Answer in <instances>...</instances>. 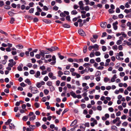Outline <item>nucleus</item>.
Returning a JSON list of instances; mask_svg holds the SVG:
<instances>
[{"label": "nucleus", "mask_w": 131, "mask_h": 131, "mask_svg": "<svg viewBox=\"0 0 131 131\" xmlns=\"http://www.w3.org/2000/svg\"><path fill=\"white\" fill-rule=\"evenodd\" d=\"M58 49V48L57 47H52L50 48H47L46 49L51 52H52Z\"/></svg>", "instance_id": "obj_1"}, {"label": "nucleus", "mask_w": 131, "mask_h": 131, "mask_svg": "<svg viewBox=\"0 0 131 131\" xmlns=\"http://www.w3.org/2000/svg\"><path fill=\"white\" fill-rule=\"evenodd\" d=\"M79 7L80 9L82 10H84V4L82 1H81L79 2Z\"/></svg>", "instance_id": "obj_2"}, {"label": "nucleus", "mask_w": 131, "mask_h": 131, "mask_svg": "<svg viewBox=\"0 0 131 131\" xmlns=\"http://www.w3.org/2000/svg\"><path fill=\"white\" fill-rule=\"evenodd\" d=\"M78 32L80 35L82 36H85V34L83 30L81 29H80L78 30Z\"/></svg>", "instance_id": "obj_3"}, {"label": "nucleus", "mask_w": 131, "mask_h": 131, "mask_svg": "<svg viewBox=\"0 0 131 131\" xmlns=\"http://www.w3.org/2000/svg\"><path fill=\"white\" fill-rule=\"evenodd\" d=\"M118 22L116 21L113 24V28L114 30H116L117 29L118 26L117 25L118 24Z\"/></svg>", "instance_id": "obj_4"}, {"label": "nucleus", "mask_w": 131, "mask_h": 131, "mask_svg": "<svg viewBox=\"0 0 131 131\" xmlns=\"http://www.w3.org/2000/svg\"><path fill=\"white\" fill-rule=\"evenodd\" d=\"M38 91L37 90V88H32L31 89V92L33 94L37 93Z\"/></svg>", "instance_id": "obj_5"}, {"label": "nucleus", "mask_w": 131, "mask_h": 131, "mask_svg": "<svg viewBox=\"0 0 131 131\" xmlns=\"http://www.w3.org/2000/svg\"><path fill=\"white\" fill-rule=\"evenodd\" d=\"M40 72L39 71H37L36 73L34 76L36 78H40L39 77L40 75Z\"/></svg>", "instance_id": "obj_6"}, {"label": "nucleus", "mask_w": 131, "mask_h": 131, "mask_svg": "<svg viewBox=\"0 0 131 131\" xmlns=\"http://www.w3.org/2000/svg\"><path fill=\"white\" fill-rule=\"evenodd\" d=\"M106 23L105 22L102 23L100 24L101 27L103 28H105L106 27Z\"/></svg>", "instance_id": "obj_7"}, {"label": "nucleus", "mask_w": 131, "mask_h": 131, "mask_svg": "<svg viewBox=\"0 0 131 131\" xmlns=\"http://www.w3.org/2000/svg\"><path fill=\"white\" fill-rule=\"evenodd\" d=\"M9 126V129H13L15 127L14 125L12 123L10 124Z\"/></svg>", "instance_id": "obj_8"}, {"label": "nucleus", "mask_w": 131, "mask_h": 131, "mask_svg": "<svg viewBox=\"0 0 131 131\" xmlns=\"http://www.w3.org/2000/svg\"><path fill=\"white\" fill-rule=\"evenodd\" d=\"M104 81L106 83L107 82H109V83L111 82L110 79L108 77H105L104 79Z\"/></svg>", "instance_id": "obj_9"}, {"label": "nucleus", "mask_w": 131, "mask_h": 131, "mask_svg": "<svg viewBox=\"0 0 131 131\" xmlns=\"http://www.w3.org/2000/svg\"><path fill=\"white\" fill-rule=\"evenodd\" d=\"M70 94L74 98H77V95L75 94V93L73 91H72L70 93Z\"/></svg>", "instance_id": "obj_10"}, {"label": "nucleus", "mask_w": 131, "mask_h": 131, "mask_svg": "<svg viewBox=\"0 0 131 131\" xmlns=\"http://www.w3.org/2000/svg\"><path fill=\"white\" fill-rule=\"evenodd\" d=\"M78 12L76 10H72L71 12V13L73 15H76L78 14Z\"/></svg>", "instance_id": "obj_11"}, {"label": "nucleus", "mask_w": 131, "mask_h": 131, "mask_svg": "<svg viewBox=\"0 0 131 131\" xmlns=\"http://www.w3.org/2000/svg\"><path fill=\"white\" fill-rule=\"evenodd\" d=\"M46 84L48 86H50L52 85V82L51 81H48L47 82Z\"/></svg>", "instance_id": "obj_12"}, {"label": "nucleus", "mask_w": 131, "mask_h": 131, "mask_svg": "<svg viewBox=\"0 0 131 131\" xmlns=\"http://www.w3.org/2000/svg\"><path fill=\"white\" fill-rule=\"evenodd\" d=\"M23 65L22 64H21L20 66H18L17 67L18 70L20 71H22L23 70L22 67H23Z\"/></svg>", "instance_id": "obj_13"}, {"label": "nucleus", "mask_w": 131, "mask_h": 131, "mask_svg": "<svg viewBox=\"0 0 131 131\" xmlns=\"http://www.w3.org/2000/svg\"><path fill=\"white\" fill-rule=\"evenodd\" d=\"M77 122V121L76 120H75L73 121L71 123L70 125V126H72L75 125Z\"/></svg>", "instance_id": "obj_14"}, {"label": "nucleus", "mask_w": 131, "mask_h": 131, "mask_svg": "<svg viewBox=\"0 0 131 131\" xmlns=\"http://www.w3.org/2000/svg\"><path fill=\"white\" fill-rule=\"evenodd\" d=\"M94 48L95 51L99 50V46L97 44H95L94 45Z\"/></svg>", "instance_id": "obj_15"}, {"label": "nucleus", "mask_w": 131, "mask_h": 131, "mask_svg": "<svg viewBox=\"0 0 131 131\" xmlns=\"http://www.w3.org/2000/svg\"><path fill=\"white\" fill-rule=\"evenodd\" d=\"M80 128L81 129H83L84 130H85V124H81L80 125Z\"/></svg>", "instance_id": "obj_16"}, {"label": "nucleus", "mask_w": 131, "mask_h": 131, "mask_svg": "<svg viewBox=\"0 0 131 131\" xmlns=\"http://www.w3.org/2000/svg\"><path fill=\"white\" fill-rule=\"evenodd\" d=\"M25 82L27 83L29 85H30L31 84V82L28 79H27L25 80Z\"/></svg>", "instance_id": "obj_17"}, {"label": "nucleus", "mask_w": 131, "mask_h": 131, "mask_svg": "<svg viewBox=\"0 0 131 131\" xmlns=\"http://www.w3.org/2000/svg\"><path fill=\"white\" fill-rule=\"evenodd\" d=\"M43 21L47 24H49L51 22V21L50 20H49L45 19L43 20Z\"/></svg>", "instance_id": "obj_18"}, {"label": "nucleus", "mask_w": 131, "mask_h": 131, "mask_svg": "<svg viewBox=\"0 0 131 131\" xmlns=\"http://www.w3.org/2000/svg\"><path fill=\"white\" fill-rule=\"evenodd\" d=\"M9 61L10 63H12L13 65V66L15 65V64H16V62L15 61H14V60L13 59H11L9 60Z\"/></svg>", "instance_id": "obj_19"}, {"label": "nucleus", "mask_w": 131, "mask_h": 131, "mask_svg": "<svg viewBox=\"0 0 131 131\" xmlns=\"http://www.w3.org/2000/svg\"><path fill=\"white\" fill-rule=\"evenodd\" d=\"M16 47L19 49H22L23 48V46L21 45H18L16 46Z\"/></svg>", "instance_id": "obj_20"}, {"label": "nucleus", "mask_w": 131, "mask_h": 131, "mask_svg": "<svg viewBox=\"0 0 131 131\" xmlns=\"http://www.w3.org/2000/svg\"><path fill=\"white\" fill-rule=\"evenodd\" d=\"M101 75V72L99 71H97L95 75L96 76H100Z\"/></svg>", "instance_id": "obj_21"}, {"label": "nucleus", "mask_w": 131, "mask_h": 131, "mask_svg": "<svg viewBox=\"0 0 131 131\" xmlns=\"http://www.w3.org/2000/svg\"><path fill=\"white\" fill-rule=\"evenodd\" d=\"M58 76L59 77H61V75H62L63 73V72L61 71H59L58 72Z\"/></svg>", "instance_id": "obj_22"}, {"label": "nucleus", "mask_w": 131, "mask_h": 131, "mask_svg": "<svg viewBox=\"0 0 131 131\" xmlns=\"http://www.w3.org/2000/svg\"><path fill=\"white\" fill-rule=\"evenodd\" d=\"M36 118V116L35 115H34L30 117L29 119V120L30 121H33Z\"/></svg>", "instance_id": "obj_23"}, {"label": "nucleus", "mask_w": 131, "mask_h": 131, "mask_svg": "<svg viewBox=\"0 0 131 131\" xmlns=\"http://www.w3.org/2000/svg\"><path fill=\"white\" fill-rule=\"evenodd\" d=\"M84 10H85L86 11H89L90 9L89 7L88 6H87L84 7Z\"/></svg>", "instance_id": "obj_24"}, {"label": "nucleus", "mask_w": 131, "mask_h": 131, "mask_svg": "<svg viewBox=\"0 0 131 131\" xmlns=\"http://www.w3.org/2000/svg\"><path fill=\"white\" fill-rule=\"evenodd\" d=\"M44 92L45 95H47L48 94L49 91L47 89H45L44 90Z\"/></svg>", "instance_id": "obj_25"}, {"label": "nucleus", "mask_w": 131, "mask_h": 131, "mask_svg": "<svg viewBox=\"0 0 131 131\" xmlns=\"http://www.w3.org/2000/svg\"><path fill=\"white\" fill-rule=\"evenodd\" d=\"M87 50V47L86 46H85L83 48V52L84 53H85Z\"/></svg>", "instance_id": "obj_26"}, {"label": "nucleus", "mask_w": 131, "mask_h": 131, "mask_svg": "<svg viewBox=\"0 0 131 131\" xmlns=\"http://www.w3.org/2000/svg\"><path fill=\"white\" fill-rule=\"evenodd\" d=\"M122 40H119L116 42V43L118 45H119L122 43Z\"/></svg>", "instance_id": "obj_27"}, {"label": "nucleus", "mask_w": 131, "mask_h": 131, "mask_svg": "<svg viewBox=\"0 0 131 131\" xmlns=\"http://www.w3.org/2000/svg\"><path fill=\"white\" fill-rule=\"evenodd\" d=\"M58 55L59 57L61 59H62L64 58V57L61 55L60 53H58Z\"/></svg>", "instance_id": "obj_28"}, {"label": "nucleus", "mask_w": 131, "mask_h": 131, "mask_svg": "<svg viewBox=\"0 0 131 131\" xmlns=\"http://www.w3.org/2000/svg\"><path fill=\"white\" fill-rule=\"evenodd\" d=\"M41 70H42L43 71L46 69V68L45 66H40L39 68Z\"/></svg>", "instance_id": "obj_29"}, {"label": "nucleus", "mask_w": 131, "mask_h": 131, "mask_svg": "<svg viewBox=\"0 0 131 131\" xmlns=\"http://www.w3.org/2000/svg\"><path fill=\"white\" fill-rule=\"evenodd\" d=\"M49 87L50 90V91H52L54 90V88L52 85L51 86H49Z\"/></svg>", "instance_id": "obj_30"}, {"label": "nucleus", "mask_w": 131, "mask_h": 131, "mask_svg": "<svg viewBox=\"0 0 131 131\" xmlns=\"http://www.w3.org/2000/svg\"><path fill=\"white\" fill-rule=\"evenodd\" d=\"M41 86L40 82H38L36 84V86L38 88H40Z\"/></svg>", "instance_id": "obj_31"}, {"label": "nucleus", "mask_w": 131, "mask_h": 131, "mask_svg": "<svg viewBox=\"0 0 131 131\" xmlns=\"http://www.w3.org/2000/svg\"><path fill=\"white\" fill-rule=\"evenodd\" d=\"M95 55L96 56H99L101 55V53L99 51H96L95 53Z\"/></svg>", "instance_id": "obj_32"}, {"label": "nucleus", "mask_w": 131, "mask_h": 131, "mask_svg": "<svg viewBox=\"0 0 131 131\" xmlns=\"http://www.w3.org/2000/svg\"><path fill=\"white\" fill-rule=\"evenodd\" d=\"M102 50L103 51H105L107 49L106 47V46H103L102 47Z\"/></svg>", "instance_id": "obj_33"}, {"label": "nucleus", "mask_w": 131, "mask_h": 131, "mask_svg": "<svg viewBox=\"0 0 131 131\" xmlns=\"http://www.w3.org/2000/svg\"><path fill=\"white\" fill-rule=\"evenodd\" d=\"M48 75L49 77L51 78L53 76V74L52 73L50 72L49 73Z\"/></svg>", "instance_id": "obj_34"}, {"label": "nucleus", "mask_w": 131, "mask_h": 131, "mask_svg": "<svg viewBox=\"0 0 131 131\" xmlns=\"http://www.w3.org/2000/svg\"><path fill=\"white\" fill-rule=\"evenodd\" d=\"M7 62V60H1V61L0 62L1 63H2L3 64H5Z\"/></svg>", "instance_id": "obj_35"}, {"label": "nucleus", "mask_w": 131, "mask_h": 131, "mask_svg": "<svg viewBox=\"0 0 131 131\" xmlns=\"http://www.w3.org/2000/svg\"><path fill=\"white\" fill-rule=\"evenodd\" d=\"M122 35L123 38H126L127 36V35L125 34L124 32H122Z\"/></svg>", "instance_id": "obj_36"}, {"label": "nucleus", "mask_w": 131, "mask_h": 131, "mask_svg": "<svg viewBox=\"0 0 131 131\" xmlns=\"http://www.w3.org/2000/svg\"><path fill=\"white\" fill-rule=\"evenodd\" d=\"M128 124V123L126 122H123L122 124V125L123 126H126Z\"/></svg>", "instance_id": "obj_37"}, {"label": "nucleus", "mask_w": 131, "mask_h": 131, "mask_svg": "<svg viewBox=\"0 0 131 131\" xmlns=\"http://www.w3.org/2000/svg\"><path fill=\"white\" fill-rule=\"evenodd\" d=\"M28 119V117L26 116H24L23 118V120L25 121H26Z\"/></svg>", "instance_id": "obj_38"}, {"label": "nucleus", "mask_w": 131, "mask_h": 131, "mask_svg": "<svg viewBox=\"0 0 131 131\" xmlns=\"http://www.w3.org/2000/svg\"><path fill=\"white\" fill-rule=\"evenodd\" d=\"M68 61L70 62H72L74 61L73 59L71 58H69L67 60Z\"/></svg>", "instance_id": "obj_39"}, {"label": "nucleus", "mask_w": 131, "mask_h": 131, "mask_svg": "<svg viewBox=\"0 0 131 131\" xmlns=\"http://www.w3.org/2000/svg\"><path fill=\"white\" fill-rule=\"evenodd\" d=\"M108 12L110 14L113 13L114 12V11L113 9H110L108 10Z\"/></svg>", "instance_id": "obj_40"}, {"label": "nucleus", "mask_w": 131, "mask_h": 131, "mask_svg": "<svg viewBox=\"0 0 131 131\" xmlns=\"http://www.w3.org/2000/svg\"><path fill=\"white\" fill-rule=\"evenodd\" d=\"M63 26L64 27L66 28H69L70 27L69 25L67 24L63 25Z\"/></svg>", "instance_id": "obj_41"}, {"label": "nucleus", "mask_w": 131, "mask_h": 131, "mask_svg": "<svg viewBox=\"0 0 131 131\" xmlns=\"http://www.w3.org/2000/svg\"><path fill=\"white\" fill-rule=\"evenodd\" d=\"M89 88V87L88 86H86L83 88V90L84 91H87V89Z\"/></svg>", "instance_id": "obj_42"}, {"label": "nucleus", "mask_w": 131, "mask_h": 131, "mask_svg": "<svg viewBox=\"0 0 131 131\" xmlns=\"http://www.w3.org/2000/svg\"><path fill=\"white\" fill-rule=\"evenodd\" d=\"M108 111L111 112H112L114 111V109L112 107H109L108 108Z\"/></svg>", "instance_id": "obj_43"}, {"label": "nucleus", "mask_w": 131, "mask_h": 131, "mask_svg": "<svg viewBox=\"0 0 131 131\" xmlns=\"http://www.w3.org/2000/svg\"><path fill=\"white\" fill-rule=\"evenodd\" d=\"M69 55H70L71 56H72V57H77V55H76V54H73V53H70V54H69Z\"/></svg>", "instance_id": "obj_44"}, {"label": "nucleus", "mask_w": 131, "mask_h": 131, "mask_svg": "<svg viewBox=\"0 0 131 131\" xmlns=\"http://www.w3.org/2000/svg\"><path fill=\"white\" fill-rule=\"evenodd\" d=\"M97 109L99 111H101L102 110V107L101 106H98L97 107Z\"/></svg>", "instance_id": "obj_45"}, {"label": "nucleus", "mask_w": 131, "mask_h": 131, "mask_svg": "<svg viewBox=\"0 0 131 131\" xmlns=\"http://www.w3.org/2000/svg\"><path fill=\"white\" fill-rule=\"evenodd\" d=\"M15 20L14 18L12 17L11 18V20L10 21V23L11 24H13L14 23V22Z\"/></svg>", "instance_id": "obj_46"}, {"label": "nucleus", "mask_w": 131, "mask_h": 131, "mask_svg": "<svg viewBox=\"0 0 131 131\" xmlns=\"http://www.w3.org/2000/svg\"><path fill=\"white\" fill-rule=\"evenodd\" d=\"M49 79V78L47 76H46L43 78V80L45 81H47Z\"/></svg>", "instance_id": "obj_47"}, {"label": "nucleus", "mask_w": 131, "mask_h": 131, "mask_svg": "<svg viewBox=\"0 0 131 131\" xmlns=\"http://www.w3.org/2000/svg\"><path fill=\"white\" fill-rule=\"evenodd\" d=\"M89 86L91 88L93 87L95 85V83H94L92 82L89 84Z\"/></svg>", "instance_id": "obj_48"}, {"label": "nucleus", "mask_w": 131, "mask_h": 131, "mask_svg": "<svg viewBox=\"0 0 131 131\" xmlns=\"http://www.w3.org/2000/svg\"><path fill=\"white\" fill-rule=\"evenodd\" d=\"M90 56L91 57H92L94 56V52H91L90 55Z\"/></svg>", "instance_id": "obj_49"}, {"label": "nucleus", "mask_w": 131, "mask_h": 131, "mask_svg": "<svg viewBox=\"0 0 131 131\" xmlns=\"http://www.w3.org/2000/svg\"><path fill=\"white\" fill-rule=\"evenodd\" d=\"M118 49L119 50H123V48L122 45H119L118 47Z\"/></svg>", "instance_id": "obj_50"}, {"label": "nucleus", "mask_w": 131, "mask_h": 131, "mask_svg": "<svg viewBox=\"0 0 131 131\" xmlns=\"http://www.w3.org/2000/svg\"><path fill=\"white\" fill-rule=\"evenodd\" d=\"M85 79L86 80H88L90 79V77L89 75H87L85 76L84 77Z\"/></svg>", "instance_id": "obj_51"}, {"label": "nucleus", "mask_w": 131, "mask_h": 131, "mask_svg": "<svg viewBox=\"0 0 131 131\" xmlns=\"http://www.w3.org/2000/svg\"><path fill=\"white\" fill-rule=\"evenodd\" d=\"M58 9V7L56 6H54L53 8V9L56 11Z\"/></svg>", "instance_id": "obj_52"}, {"label": "nucleus", "mask_w": 131, "mask_h": 131, "mask_svg": "<svg viewBox=\"0 0 131 131\" xmlns=\"http://www.w3.org/2000/svg\"><path fill=\"white\" fill-rule=\"evenodd\" d=\"M112 48L113 49L117 50V46L116 45H115L112 47Z\"/></svg>", "instance_id": "obj_53"}, {"label": "nucleus", "mask_w": 131, "mask_h": 131, "mask_svg": "<svg viewBox=\"0 0 131 131\" xmlns=\"http://www.w3.org/2000/svg\"><path fill=\"white\" fill-rule=\"evenodd\" d=\"M40 56H42L43 57V58L44 59H45V58L44 57L45 54L42 51L40 53Z\"/></svg>", "instance_id": "obj_54"}, {"label": "nucleus", "mask_w": 131, "mask_h": 131, "mask_svg": "<svg viewBox=\"0 0 131 131\" xmlns=\"http://www.w3.org/2000/svg\"><path fill=\"white\" fill-rule=\"evenodd\" d=\"M34 9L33 8H31L29 10V12L30 13H33L34 12Z\"/></svg>", "instance_id": "obj_55"}, {"label": "nucleus", "mask_w": 131, "mask_h": 131, "mask_svg": "<svg viewBox=\"0 0 131 131\" xmlns=\"http://www.w3.org/2000/svg\"><path fill=\"white\" fill-rule=\"evenodd\" d=\"M100 97V96L98 95H96L95 96V98L96 100H98Z\"/></svg>", "instance_id": "obj_56"}, {"label": "nucleus", "mask_w": 131, "mask_h": 131, "mask_svg": "<svg viewBox=\"0 0 131 131\" xmlns=\"http://www.w3.org/2000/svg\"><path fill=\"white\" fill-rule=\"evenodd\" d=\"M4 5V2L2 1H0V6L2 7Z\"/></svg>", "instance_id": "obj_57"}, {"label": "nucleus", "mask_w": 131, "mask_h": 131, "mask_svg": "<svg viewBox=\"0 0 131 131\" xmlns=\"http://www.w3.org/2000/svg\"><path fill=\"white\" fill-rule=\"evenodd\" d=\"M91 6H94L95 4V2H91L89 4Z\"/></svg>", "instance_id": "obj_58"}, {"label": "nucleus", "mask_w": 131, "mask_h": 131, "mask_svg": "<svg viewBox=\"0 0 131 131\" xmlns=\"http://www.w3.org/2000/svg\"><path fill=\"white\" fill-rule=\"evenodd\" d=\"M113 52L112 50H110L109 51V54L110 56H112L113 54Z\"/></svg>", "instance_id": "obj_59"}, {"label": "nucleus", "mask_w": 131, "mask_h": 131, "mask_svg": "<svg viewBox=\"0 0 131 131\" xmlns=\"http://www.w3.org/2000/svg\"><path fill=\"white\" fill-rule=\"evenodd\" d=\"M118 17L119 18H122L124 17V15L122 14H120L118 15Z\"/></svg>", "instance_id": "obj_60"}, {"label": "nucleus", "mask_w": 131, "mask_h": 131, "mask_svg": "<svg viewBox=\"0 0 131 131\" xmlns=\"http://www.w3.org/2000/svg\"><path fill=\"white\" fill-rule=\"evenodd\" d=\"M96 61L97 62H99L101 61V59L100 58H97L95 59Z\"/></svg>", "instance_id": "obj_61"}, {"label": "nucleus", "mask_w": 131, "mask_h": 131, "mask_svg": "<svg viewBox=\"0 0 131 131\" xmlns=\"http://www.w3.org/2000/svg\"><path fill=\"white\" fill-rule=\"evenodd\" d=\"M79 6L77 5H74V6H73V8L74 9H77L79 7Z\"/></svg>", "instance_id": "obj_62"}, {"label": "nucleus", "mask_w": 131, "mask_h": 131, "mask_svg": "<svg viewBox=\"0 0 131 131\" xmlns=\"http://www.w3.org/2000/svg\"><path fill=\"white\" fill-rule=\"evenodd\" d=\"M20 85L22 87H24L26 86V85L24 83L22 82L20 83Z\"/></svg>", "instance_id": "obj_63"}, {"label": "nucleus", "mask_w": 131, "mask_h": 131, "mask_svg": "<svg viewBox=\"0 0 131 131\" xmlns=\"http://www.w3.org/2000/svg\"><path fill=\"white\" fill-rule=\"evenodd\" d=\"M126 100L127 101H128L131 100V98L127 96L126 97Z\"/></svg>", "instance_id": "obj_64"}]
</instances>
